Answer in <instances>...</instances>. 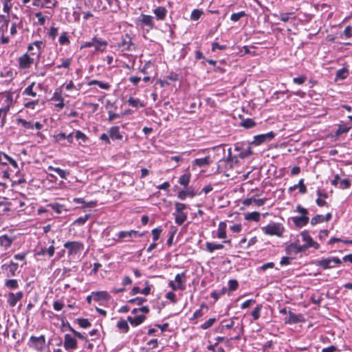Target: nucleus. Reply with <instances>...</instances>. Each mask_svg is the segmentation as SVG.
Wrapping results in <instances>:
<instances>
[{
    "instance_id": "1",
    "label": "nucleus",
    "mask_w": 352,
    "mask_h": 352,
    "mask_svg": "<svg viewBox=\"0 0 352 352\" xmlns=\"http://www.w3.org/2000/svg\"><path fill=\"white\" fill-rule=\"evenodd\" d=\"M295 211L300 214V216L293 217L292 218L295 226L299 228L305 226L309 221L308 210L298 204L296 206Z\"/></svg>"
},
{
    "instance_id": "2",
    "label": "nucleus",
    "mask_w": 352,
    "mask_h": 352,
    "mask_svg": "<svg viewBox=\"0 0 352 352\" xmlns=\"http://www.w3.org/2000/svg\"><path fill=\"white\" fill-rule=\"evenodd\" d=\"M114 47L122 52H130L135 49L132 37L128 33L121 35L120 39L114 45Z\"/></svg>"
},
{
    "instance_id": "3",
    "label": "nucleus",
    "mask_w": 352,
    "mask_h": 352,
    "mask_svg": "<svg viewBox=\"0 0 352 352\" xmlns=\"http://www.w3.org/2000/svg\"><path fill=\"white\" fill-rule=\"evenodd\" d=\"M261 230L266 235L276 236L278 237H283L285 231V228L281 223L275 222L262 227Z\"/></svg>"
},
{
    "instance_id": "4",
    "label": "nucleus",
    "mask_w": 352,
    "mask_h": 352,
    "mask_svg": "<svg viewBox=\"0 0 352 352\" xmlns=\"http://www.w3.org/2000/svg\"><path fill=\"white\" fill-rule=\"evenodd\" d=\"M14 100H13V94L12 92H8L6 94V99L3 102V107L0 108V118L1 126L3 127L6 122V116L8 113L10 108L13 106Z\"/></svg>"
},
{
    "instance_id": "5",
    "label": "nucleus",
    "mask_w": 352,
    "mask_h": 352,
    "mask_svg": "<svg viewBox=\"0 0 352 352\" xmlns=\"http://www.w3.org/2000/svg\"><path fill=\"white\" fill-rule=\"evenodd\" d=\"M175 212L173 213L175 216V222L178 226L182 225L187 219L188 215L184 210L187 208V205L180 202L175 203Z\"/></svg>"
},
{
    "instance_id": "6",
    "label": "nucleus",
    "mask_w": 352,
    "mask_h": 352,
    "mask_svg": "<svg viewBox=\"0 0 352 352\" xmlns=\"http://www.w3.org/2000/svg\"><path fill=\"white\" fill-rule=\"evenodd\" d=\"M144 235V232H139L138 231L131 230L129 231L122 230L118 233L117 242H129L133 241V238L142 237Z\"/></svg>"
},
{
    "instance_id": "7",
    "label": "nucleus",
    "mask_w": 352,
    "mask_h": 352,
    "mask_svg": "<svg viewBox=\"0 0 352 352\" xmlns=\"http://www.w3.org/2000/svg\"><path fill=\"white\" fill-rule=\"evenodd\" d=\"M108 45V42L107 41L99 38L96 36H94L91 38L90 41H87L84 43L81 48H87L91 47H94L96 51L104 52Z\"/></svg>"
},
{
    "instance_id": "8",
    "label": "nucleus",
    "mask_w": 352,
    "mask_h": 352,
    "mask_svg": "<svg viewBox=\"0 0 352 352\" xmlns=\"http://www.w3.org/2000/svg\"><path fill=\"white\" fill-rule=\"evenodd\" d=\"M63 246L69 256L80 254L84 250V244L80 241H67Z\"/></svg>"
},
{
    "instance_id": "9",
    "label": "nucleus",
    "mask_w": 352,
    "mask_h": 352,
    "mask_svg": "<svg viewBox=\"0 0 352 352\" xmlns=\"http://www.w3.org/2000/svg\"><path fill=\"white\" fill-rule=\"evenodd\" d=\"M341 263L342 261L338 257H329L316 262V265L323 270L333 268L336 265H339Z\"/></svg>"
},
{
    "instance_id": "10",
    "label": "nucleus",
    "mask_w": 352,
    "mask_h": 352,
    "mask_svg": "<svg viewBox=\"0 0 352 352\" xmlns=\"http://www.w3.org/2000/svg\"><path fill=\"white\" fill-rule=\"evenodd\" d=\"M138 24L142 27H146L147 32L155 28L154 18L151 15L141 14L138 19Z\"/></svg>"
},
{
    "instance_id": "11",
    "label": "nucleus",
    "mask_w": 352,
    "mask_h": 352,
    "mask_svg": "<svg viewBox=\"0 0 352 352\" xmlns=\"http://www.w3.org/2000/svg\"><path fill=\"white\" fill-rule=\"evenodd\" d=\"M300 235L302 236V240L305 243V245L309 248H314L316 250L319 249L320 245L314 241L312 237L310 236L309 232L307 230H303L301 232Z\"/></svg>"
},
{
    "instance_id": "12",
    "label": "nucleus",
    "mask_w": 352,
    "mask_h": 352,
    "mask_svg": "<svg viewBox=\"0 0 352 352\" xmlns=\"http://www.w3.org/2000/svg\"><path fill=\"white\" fill-rule=\"evenodd\" d=\"M45 344V337L42 335L39 337L32 336L29 340V345L36 350L41 349Z\"/></svg>"
},
{
    "instance_id": "13",
    "label": "nucleus",
    "mask_w": 352,
    "mask_h": 352,
    "mask_svg": "<svg viewBox=\"0 0 352 352\" xmlns=\"http://www.w3.org/2000/svg\"><path fill=\"white\" fill-rule=\"evenodd\" d=\"M275 137V133L273 131H270L267 133L260 134L254 136L253 144L255 145H260L264 142H268L271 141Z\"/></svg>"
},
{
    "instance_id": "14",
    "label": "nucleus",
    "mask_w": 352,
    "mask_h": 352,
    "mask_svg": "<svg viewBox=\"0 0 352 352\" xmlns=\"http://www.w3.org/2000/svg\"><path fill=\"white\" fill-rule=\"evenodd\" d=\"M19 268V264L13 261L9 263H5L1 266V269L6 272L7 276H15Z\"/></svg>"
},
{
    "instance_id": "15",
    "label": "nucleus",
    "mask_w": 352,
    "mask_h": 352,
    "mask_svg": "<svg viewBox=\"0 0 352 352\" xmlns=\"http://www.w3.org/2000/svg\"><path fill=\"white\" fill-rule=\"evenodd\" d=\"M34 59L28 53L24 54L19 58V65L21 69H29L34 63Z\"/></svg>"
},
{
    "instance_id": "16",
    "label": "nucleus",
    "mask_w": 352,
    "mask_h": 352,
    "mask_svg": "<svg viewBox=\"0 0 352 352\" xmlns=\"http://www.w3.org/2000/svg\"><path fill=\"white\" fill-rule=\"evenodd\" d=\"M23 296V294L21 291L16 292V294L10 292L8 294L7 302L11 307H14L18 301L21 300Z\"/></svg>"
},
{
    "instance_id": "17",
    "label": "nucleus",
    "mask_w": 352,
    "mask_h": 352,
    "mask_svg": "<svg viewBox=\"0 0 352 352\" xmlns=\"http://www.w3.org/2000/svg\"><path fill=\"white\" fill-rule=\"evenodd\" d=\"M108 133L111 139L113 141L122 140L123 138L124 132L120 131V126H113L109 128Z\"/></svg>"
},
{
    "instance_id": "18",
    "label": "nucleus",
    "mask_w": 352,
    "mask_h": 352,
    "mask_svg": "<svg viewBox=\"0 0 352 352\" xmlns=\"http://www.w3.org/2000/svg\"><path fill=\"white\" fill-rule=\"evenodd\" d=\"M234 149L239 151L238 157L244 159L252 154V150L250 146H247L246 149H243V144L241 143H236L234 145Z\"/></svg>"
},
{
    "instance_id": "19",
    "label": "nucleus",
    "mask_w": 352,
    "mask_h": 352,
    "mask_svg": "<svg viewBox=\"0 0 352 352\" xmlns=\"http://www.w3.org/2000/svg\"><path fill=\"white\" fill-rule=\"evenodd\" d=\"M64 347L67 351L77 347V341L69 334H65L64 338Z\"/></svg>"
},
{
    "instance_id": "20",
    "label": "nucleus",
    "mask_w": 352,
    "mask_h": 352,
    "mask_svg": "<svg viewBox=\"0 0 352 352\" xmlns=\"http://www.w3.org/2000/svg\"><path fill=\"white\" fill-rule=\"evenodd\" d=\"M146 318V316L144 314L136 315L135 317L129 316L127 317V321L129 322L133 327H137L142 324Z\"/></svg>"
},
{
    "instance_id": "21",
    "label": "nucleus",
    "mask_w": 352,
    "mask_h": 352,
    "mask_svg": "<svg viewBox=\"0 0 352 352\" xmlns=\"http://www.w3.org/2000/svg\"><path fill=\"white\" fill-rule=\"evenodd\" d=\"M32 6L41 8H53L56 6L52 0H32Z\"/></svg>"
},
{
    "instance_id": "22",
    "label": "nucleus",
    "mask_w": 352,
    "mask_h": 352,
    "mask_svg": "<svg viewBox=\"0 0 352 352\" xmlns=\"http://www.w3.org/2000/svg\"><path fill=\"white\" fill-rule=\"evenodd\" d=\"M155 18L158 21H164L166 19L167 14V10L163 6H158L153 10Z\"/></svg>"
},
{
    "instance_id": "23",
    "label": "nucleus",
    "mask_w": 352,
    "mask_h": 352,
    "mask_svg": "<svg viewBox=\"0 0 352 352\" xmlns=\"http://www.w3.org/2000/svg\"><path fill=\"white\" fill-rule=\"evenodd\" d=\"M197 195L196 192L192 187L188 188L186 190H180L178 192V198L181 200H185L187 197H194Z\"/></svg>"
},
{
    "instance_id": "24",
    "label": "nucleus",
    "mask_w": 352,
    "mask_h": 352,
    "mask_svg": "<svg viewBox=\"0 0 352 352\" xmlns=\"http://www.w3.org/2000/svg\"><path fill=\"white\" fill-rule=\"evenodd\" d=\"M301 317V315H296L291 311H289L288 316L284 318V322L285 324H296L300 322Z\"/></svg>"
},
{
    "instance_id": "25",
    "label": "nucleus",
    "mask_w": 352,
    "mask_h": 352,
    "mask_svg": "<svg viewBox=\"0 0 352 352\" xmlns=\"http://www.w3.org/2000/svg\"><path fill=\"white\" fill-rule=\"evenodd\" d=\"M14 241L13 238L8 236L7 234L0 236V246L6 250L12 244Z\"/></svg>"
},
{
    "instance_id": "26",
    "label": "nucleus",
    "mask_w": 352,
    "mask_h": 352,
    "mask_svg": "<svg viewBox=\"0 0 352 352\" xmlns=\"http://www.w3.org/2000/svg\"><path fill=\"white\" fill-rule=\"evenodd\" d=\"M93 299L95 301H100L101 300H109L111 296L106 291L101 292H92Z\"/></svg>"
},
{
    "instance_id": "27",
    "label": "nucleus",
    "mask_w": 352,
    "mask_h": 352,
    "mask_svg": "<svg viewBox=\"0 0 352 352\" xmlns=\"http://www.w3.org/2000/svg\"><path fill=\"white\" fill-rule=\"evenodd\" d=\"M226 223L224 221H221L219 223L217 236L219 239H225L226 237Z\"/></svg>"
},
{
    "instance_id": "28",
    "label": "nucleus",
    "mask_w": 352,
    "mask_h": 352,
    "mask_svg": "<svg viewBox=\"0 0 352 352\" xmlns=\"http://www.w3.org/2000/svg\"><path fill=\"white\" fill-rule=\"evenodd\" d=\"M34 45L36 48V52H32L31 55H36L37 58L38 59L41 55L42 50L45 47V44L42 41H36L33 42Z\"/></svg>"
},
{
    "instance_id": "29",
    "label": "nucleus",
    "mask_w": 352,
    "mask_h": 352,
    "mask_svg": "<svg viewBox=\"0 0 352 352\" xmlns=\"http://www.w3.org/2000/svg\"><path fill=\"white\" fill-rule=\"evenodd\" d=\"M223 248V245L221 243H214L211 242H206V249L210 253L213 252L214 250H222Z\"/></svg>"
},
{
    "instance_id": "30",
    "label": "nucleus",
    "mask_w": 352,
    "mask_h": 352,
    "mask_svg": "<svg viewBox=\"0 0 352 352\" xmlns=\"http://www.w3.org/2000/svg\"><path fill=\"white\" fill-rule=\"evenodd\" d=\"M349 72L348 69L343 67L338 69L336 74V80H344L349 76Z\"/></svg>"
},
{
    "instance_id": "31",
    "label": "nucleus",
    "mask_w": 352,
    "mask_h": 352,
    "mask_svg": "<svg viewBox=\"0 0 352 352\" xmlns=\"http://www.w3.org/2000/svg\"><path fill=\"white\" fill-rule=\"evenodd\" d=\"M127 103L135 108V109H138L139 107H144V104L141 102V100L139 99V98H133V97H130L128 100H127Z\"/></svg>"
},
{
    "instance_id": "32",
    "label": "nucleus",
    "mask_w": 352,
    "mask_h": 352,
    "mask_svg": "<svg viewBox=\"0 0 352 352\" xmlns=\"http://www.w3.org/2000/svg\"><path fill=\"white\" fill-rule=\"evenodd\" d=\"M117 327L121 333H126L129 330V326L127 320L123 319L120 320L117 323Z\"/></svg>"
},
{
    "instance_id": "33",
    "label": "nucleus",
    "mask_w": 352,
    "mask_h": 352,
    "mask_svg": "<svg viewBox=\"0 0 352 352\" xmlns=\"http://www.w3.org/2000/svg\"><path fill=\"white\" fill-rule=\"evenodd\" d=\"M88 85H98L100 88L105 90L110 89L111 85L108 82H101L97 80H92L88 82Z\"/></svg>"
},
{
    "instance_id": "34",
    "label": "nucleus",
    "mask_w": 352,
    "mask_h": 352,
    "mask_svg": "<svg viewBox=\"0 0 352 352\" xmlns=\"http://www.w3.org/2000/svg\"><path fill=\"white\" fill-rule=\"evenodd\" d=\"M211 162H212L209 156H206L203 158H197L195 159L194 161L195 164L199 167H203L204 166L209 165Z\"/></svg>"
},
{
    "instance_id": "35",
    "label": "nucleus",
    "mask_w": 352,
    "mask_h": 352,
    "mask_svg": "<svg viewBox=\"0 0 352 352\" xmlns=\"http://www.w3.org/2000/svg\"><path fill=\"white\" fill-rule=\"evenodd\" d=\"M175 281L177 283L178 286H182L185 287V283L186 281V275L185 272H182L181 274H177L175 276Z\"/></svg>"
},
{
    "instance_id": "36",
    "label": "nucleus",
    "mask_w": 352,
    "mask_h": 352,
    "mask_svg": "<svg viewBox=\"0 0 352 352\" xmlns=\"http://www.w3.org/2000/svg\"><path fill=\"white\" fill-rule=\"evenodd\" d=\"M35 85V82H32L28 87H27L23 91V96H32V97H36L37 96V94L36 92H35L34 90H33V88Z\"/></svg>"
},
{
    "instance_id": "37",
    "label": "nucleus",
    "mask_w": 352,
    "mask_h": 352,
    "mask_svg": "<svg viewBox=\"0 0 352 352\" xmlns=\"http://www.w3.org/2000/svg\"><path fill=\"white\" fill-rule=\"evenodd\" d=\"M297 188H299V192L302 194H305L307 192V187L304 184V179H300L298 184H295L293 186H291L289 188V190H296Z\"/></svg>"
},
{
    "instance_id": "38",
    "label": "nucleus",
    "mask_w": 352,
    "mask_h": 352,
    "mask_svg": "<svg viewBox=\"0 0 352 352\" xmlns=\"http://www.w3.org/2000/svg\"><path fill=\"white\" fill-rule=\"evenodd\" d=\"M48 169L56 172L62 179H66L67 176L69 175L68 171L63 170L58 167H53L50 166Z\"/></svg>"
},
{
    "instance_id": "39",
    "label": "nucleus",
    "mask_w": 352,
    "mask_h": 352,
    "mask_svg": "<svg viewBox=\"0 0 352 352\" xmlns=\"http://www.w3.org/2000/svg\"><path fill=\"white\" fill-rule=\"evenodd\" d=\"M261 214L258 212H252L247 213L245 219L248 221H254L258 222L260 220Z\"/></svg>"
},
{
    "instance_id": "40",
    "label": "nucleus",
    "mask_w": 352,
    "mask_h": 352,
    "mask_svg": "<svg viewBox=\"0 0 352 352\" xmlns=\"http://www.w3.org/2000/svg\"><path fill=\"white\" fill-rule=\"evenodd\" d=\"M16 122L18 124H21L23 126V127L25 128V129H34L33 122L31 121H26L25 120L21 118H16Z\"/></svg>"
},
{
    "instance_id": "41",
    "label": "nucleus",
    "mask_w": 352,
    "mask_h": 352,
    "mask_svg": "<svg viewBox=\"0 0 352 352\" xmlns=\"http://www.w3.org/2000/svg\"><path fill=\"white\" fill-rule=\"evenodd\" d=\"M4 285L10 289H15L19 287L18 280L16 279L6 280Z\"/></svg>"
},
{
    "instance_id": "42",
    "label": "nucleus",
    "mask_w": 352,
    "mask_h": 352,
    "mask_svg": "<svg viewBox=\"0 0 352 352\" xmlns=\"http://www.w3.org/2000/svg\"><path fill=\"white\" fill-rule=\"evenodd\" d=\"M52 100H56V102H59L58 103L55 104V106L58 109H61L64 107L65 104L63 102V98L57 92H55L54 94Z\"/></svg>"
},
{
    "instance_id": "43",
    "label": "nucleus",
    "mask_w": 352,
    "mask_h": 352,
    "mask_svg": "<svg viewBox=\"0 0 352 352\" xmlns=\"http://www.w3.org/2000/svg\"><path fill=\"white\" fill-rule=\"evenodd\" d=\"M58 42H59L60 45H69L70 43L69 36H67V32H63L60 34V36L58 38Z\"/></svg>"
},
{
    "instance_id": "44",
    "label": "nucleus",
    "mask_w": 352,
    "mask_h": 352,
    "mask_svg": "<svg viewBox=\"0 0 352 352\" xmlns=\"http://www.w3.org/2000/svg\"><path fill=\"white\" fill-rule=\"evenodd\" d=\"M190 179V174H184L180 176L179 179V183L184 186V187H186L189 182Z\"/></svg>"
},
{
    "instance_id": "45",
    "label": "nucleus",
    "mask_w": 352,
    "mask_h": 352,
    "mask_svg": "<svg viewBox=\"0 0 352 352\" xmlns=\"http://www.w3.org/2000/svg\"><path fill=\"white\" fill-rule=\"evenodd\" d=\"M241 125L246 129H251L256 125V122L251 118H247L243 120Z\"/></svg>"
},
{
    "instance_id": "46",
    "label": "nucleus",
    "mask_w": 352,
    "mask_h": 352,
    "mask_svg": "<svg viewBox=\"0 0 352 352\" xmlns=\"http://www.w3.org/2000/svg\"><path fill=\"white\" fill-rule=\"evenodd\" d=\"M90 217L91 215L89 214H86L82 217H80L74 221V224L82 226L87 222V221L90 218Z\"/></svg>"
},
{
    "instance_id": "47",
    "label": "nucleus",
    "mask_w": 352,
    "mask_h": 352,
    "mask_svg": "<svg viewBox=\"0 0 352 352\" xmlns=\"http://www.w3.org/2000/svg\"><path fill=\"white\" fill-rule=\"evenodd\" d=\"M217 319L215 318H209L200 326V328L204 330L208 329L210 327H211L215 323Z\"/></svg>"
},
{
    "instance_id": "48",
    "label": "nucleus",
    "mask_w": 352,
    "mask_h": 352,
    "mask_svg": "<svg viewBox=\"0 0 352 352\" xmlns=\"http://www.w3.org/2000/svg\"><path fill=\"white\" fill-rule=\"evenodd\" d=\"M146 298L143 297H136L128 300V302L130 304L142 305L144 302H146Z\"/></svg>"
},
{
    "instance_id": "49",
    "label": "nucleus",
    "mask_w": 352,
    "mask_h": 352,
    "mask_svg": "<svg viewBox=\"0 0 352 352\" xmlns=\"http://www.w3.org/2000/svg\"><path fill=\"white\" fill-rule=\"evenodd\" d=\"M76 322L80 327L84 329L88 328L91 325V322L87 318H78L76 319Z\"/></svg>"
},
{
    "instance_id": "50",
    "label": "nucleus",
    "mask_w": 352,
    "mask_h": 352,
    "mask_svg": "<svg viewBox=\"0 0 352 352\" xmlns=\"http://www.w3.org/2000/svg\"><path fill=\"white\" fill-rule=\"evenodd\" d=\"M262 309L261 305H257L256 307L252 311V316L254 320H257L261 316V310Z\"/></svg>"
},
{
    "instance_id": "51",
    "label": "nucleus",
    "mask_w": 352,
    "mask_h": 352,
    "mask_svg": "<svg viewBox=\"0 0 352 352\" xmlns=\"http://www.w3.org/2000/svg\"><path fill=\"white\" fill-rule=\"evenodd\" d=\"M246 13L244 11H241L236 13H233L230 16V20L236 22L239 21L242 17L245 16Z\"/></svg>"
},
{
    "instance_id": "52",
    "label": "nucleus",
    "mask_w": 352,
    "mask_h": 352,
    "mask_svg": "<svg viewBox=\"0 0 352 352\" xmlns=\"http://www.w3.org/2000/svg\"><path fill=\"white\" fill-rule=\"evenodd\" d=\"M292 247H294L295 254L305 252L308 248L305 245H298L296 243H292Z\"/></svg>"
},
{
    "instance_id": "53",
    "label": "nucleus",
    "mask_w": 352,
    "mask_h": 352,
    "mask_svg": "<svg viewBox=\"0 0 352 352\" xmlns=\"http://www.w3.org/2000/svg\"><path fill=\"white\" fill-rule=\"evenodd\" d=\"M202 14L203 11L201 10L195 9L191 12L190 19L193 21H197L199 19Z\"/></svg>"
},
{
    "instance_id": "54",
    "label": "nucleus",
    "mask_w": 352,
    "mask_h": 352,
    "mask_svg": "<svg viewBox=\"0 0 352 352\" xmlns=\"http://www.w3.org/2000/svg\"><path fill=\"white\" fill-rule=\"evenodd\" d=\"M75 138L76 140H81L83 143L87 142L88 140L87 136L79 130L75 132Z\"/></svg>"
},
{
    "instance_id": "55",
    "label": "nucleus",
    "mask_w": 352,
    "mask_h": 352,
    "mask_svg": "<svg viewBox=\"0 0 352 352\" xmlns=\"http://www.w3.org/2000/svg\"><path fill=\"white\" fill-rule=\"evenodd\" d=\"M38 99L34 100H28L24 102L23 106L27 109H34L36 105L38 104Z\"/></svg>"
},
{
    "instance_id": "56",
    "label": "nucleus",
    "mask_w": 352,
    "mask_h": 352,
    "mask_svg": "<svg viewBox=\"0 0 352 352\" xmlns=\"http://www.w3.org/2000/svg\"><path fill=\"white\" fill-rule=\"evenodd\" d=\"M62 60V63L60 65H58L56 66V68L58 69H60V68H69L71 63H72V58H63L61 59Z\"/></svg>"
},
{
    "instance_id": "57",
    "label": "nucleus",
    "mask_w": 352,
    "mask_h": 352,
    "mask_svg": "<svg viewBox=\"0 0 352 352\" xmlns=\"http://www.w3.org/2000/svg\"><path fill=\"white\" fill-rule=\"evenodd\" d=\"M351 186V180L349 179H344L340 181L339 188L341 189H347Z\"/></svg>"
},
{
    "instance_id": "58",
    "label": "nucleus",
    "mask_w": 352,
    "mask_h": 352,
    "mask_svg": "<svg viewBox=\"0 0 352 352\" xmlns=\"http://www.w3.org/2000/svg\"><path fill=\"white\" fill-rule=\"evenodd\" d=\"M203 307H206V309H208L207 306L204 304H202L201 306V308L196 310L194 314H193V316L192 318H191V320H193V319H197V318H201L204 316V312L202 311V308Z\"/></svg>"
},
{
    "instance_id": "59",
    "label": "nucleus",
    "mask_w": 352,
    "mask_h": 352,
    "mask_svg": "<svg viewBox=\"0 0 352 352\" xmlns=\"http://www.w3.org/2000/svg\"><path fill=\"white\" fill-rule=\"evenodd\" d=\"M162 232V229L160 227L152 230L153 239L154 241H156L159 239Z\"/></svg>"
},
{
    "instance_id": "60",
    "label": "nucleus",
    "mask_w": 352,
    "mask_h": 352,
    "mask_svg": "<svg viewBox=\"0 0 352 352\" xmlns=\"http://www.w3.org/2000/svg\"><path fill=\"white\" fill-rule=\"evenodd\" d=\"M324 222L323 215L317 214L311 219V224L315 226L318 223Z\"/></svg>"
},
{
    "instance_id": "61",
    "label": "nucleus",
    "mask_w": 352,
    "mask_h": 352,
    "mask_svg": "<svg viewBox=\"0 0 352 352\" xmlns=\"http://www.w3.org/2000/svg\"><path fill=\"white\" fill-rule=\"evenodd\" d=\"M228 285H229V291L233 292V291H235L237 289V288L239 287V283L236 280L232 279L228 281Z\"/></svg>"
},
{
    "instance_id": "62",
    "label": "nucleus",
    "mask_w": 352,
    "mask_h": 352,
    "mask_svg": "<svg viewBox=\"0 0 352 352\" xmlns=\"http://www.w3.org/2000/svg\"><path fill=\"white\" fill-rule=\"evenodd\" d=\"M47 207H50L56 213L60 214L62 212L63 206L59 204H50L47 205Z\"/></svg>"
},
{
    "instance_id": "63",
    "label": "nucleus",
    "mask_w": 352,
    "mask_h": 352,
    "mask_svg": "<svg viewBox=\"0 0 352 352\" xmlns=\"http://www.w3.org/2000/svg\"><path fill=\"white\" fill-rule=\"evenodd\" d=\"M307 80L305 75L300 76L293 78V82L298 85H302Z\"/></svg>"
},
{
    "instance_id": "64",
    "label": "nucleus",
    "mask_w": 352,
    "mask_h": 352,
    "mask_svg": "<svg viewBox=\"0 0 352 352\" xmlns=\"http://www.w3.org/2000/svg\"><path fill=\"white\" fill-rule=\"evenodd\" d=\"M350 129H351V126H347L346 125H340L338 127V129L336 132V134L340 135V134L347 133Z\"/></svg>"
}]
</instances>
